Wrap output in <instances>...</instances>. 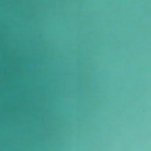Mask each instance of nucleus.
<instances>
[{"label":"nucleus","instance_id":"f257e3e1","mask_svg":"<svg viewBox=\"0 0 151 151\" xmlns=\"http://www.w3.org/2000/svg\"><path fill=\"white\" fill-rule=\"evenodd\" d=\"M0 40H28V38H0Z\"/></svg>","mask_w":151,"mask_h":151},{"label":"nucleus","instance_id":"f03ea898","mask_svg":"<svg viewBox=\"0 0 151 151\" xmlns=\"http://www.w3.org/2000/svg\"><path fill=\"white\" fill-rule=\"evenodd\" d=\"M0 38H28V37H0Z\"/></svg>","mask_w":151,"mask_h":151},{"label":"nucleus","instance_id":"7ed1b4c3","mask_svg":"<svg viewBox=\"0 0 151 151\" xmlns=\"http://www.w3.org/2000/svg\"><path fill=\"white\" fill-rule=\"evenodd\" d=\"M47 38H50V37H47ZM55 38H76V37H55ZM86 38H92V37H86ZM93 38H96L95 37H93ZM106 38V37H105Z\"/></svg>","mask_w":151,"mask_h":151},{"label":"nucleus","instance_id":"20e7f679","mask_svg":"<svg viewBox=\"0 0 151 151\" xmlns=\"http://www.w3.org/2000/svg\"><path fill=\"white\" fill-rule=\"evenodd\" d=\"M113 38H114V37H113Z\"/></svg>","mask_w":151,"mask_h":151}]
</instances>
